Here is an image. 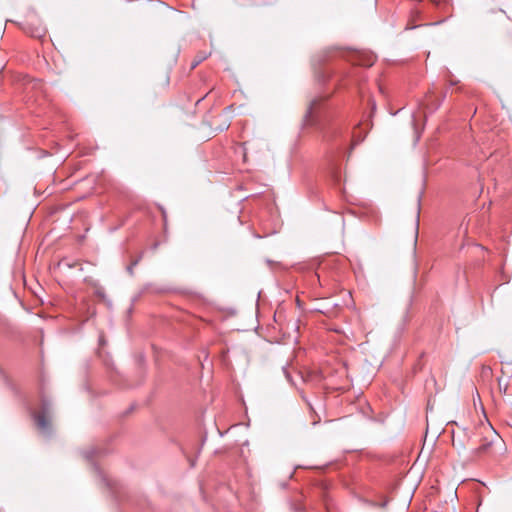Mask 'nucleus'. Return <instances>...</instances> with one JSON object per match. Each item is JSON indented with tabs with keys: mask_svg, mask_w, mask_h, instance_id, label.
Returning <instances> with one entry per match:
<instances>
[{
	"mask_svg": "<svg viewBox=\"0 0 512 512\" xmlns=\"http://www.w3.org/2000/svg\"><path fill=\"white\" fill-rule=\"evenodd\" d=\"M47 414L48 407L44 404L43 411L34 415L36 425L43 433H48L50 431V421Z\"/></svg>",
	"mask_w": 512,
	"mask_h": 512,
	"instance_id": "obj_1",
	"label": "nucleus"
},
{
	"mask_svg": "<svg viewBox=\"0 0 512 512\" xmlns=\"http://www.w3.org/2000/svg\"><path fill=\"white\" fill-rule=\"evenodd\" d=\"M25 32L34 38H42L46 34V29L42 26L32 27L30 24L25 28Z\"/></svg>",
	"mask_w": 512,
	"mask_h": 512,
	"instance_id": "obj_2",
	"label": "nucleus"
},
{
	"mask_svg": "<svg viewBox=\"0 0 512 512\" xmlns=\"http://www.w3.org/2000/svg\"><path fill=\"white\" fill-rule=\"evenodd\" d=\"M317 100H313L311 101V103L309 104V107L307 108V111L304 115V118H303V126H310L312 125V114H313V109L314 107L317 105Z\"/></svg>",
	"mask_w": 512,
	"mask_h": 512,
	"instance_id": "obj_3",
	"label": "nucleus"
},
{
	"mask_svg": "<svg viewBox=\"0 0 512 512\" xmlns=\"http://www.w3.org/2000/svg\"><path fill=\"white\" fill-rule=\"evenodd\" d=\"M466 438H467V441H465L464 439H462L460 436H455L453 435V438H452V445L454 448H456L458 451L460 450H464L467 445H468V441L470 440V437L468 435H465Z\"/></svg>",
	"mask_w": 512,
	"mask_h": 512,
	"instance_id": "obj_4",
	"label": "nucleus"
},
{
	"mask_svg": "<svg viewBox=\"0 0 512 512\" xmlns=\"http://www.w3.org/2000/svg\"><path fill=\"white\" fill-rule=\"evenodd\" d=\"M291 509H293L296 512H302L304 511V506L301 503H292Z\"/></svg>",
	"mask_w": 512,
	"mask_h": 512,
	"instance_id": "obj_5",
	"label": "nucleus"
},
{
	"mask_svg": "<svg viewBox=\"0 0 512 512\" xmlns=\"http://www.w3.org/2000/svg\"><path fill=\"white\" fill-rule=\"evenodd\" d=\"M492 444V441L487 443V444H483L482 446H480L479 448L475 449V452L476 453H480V452H484L487 450V448Z\"/></svg>",
	"mask_w": 512,
	"mask_h": 512,
	"instance_id": "obj_6",
	"label": "nucleus"
},
{
	"mask_svg": "<svg viewBox=\"0 0 512 512\" xmlns=\"http://www.w3.org/2000/svg\"><path fill=\"white\" fill-rule=\"evenodd\" d=\"M95 293L98 297H100L102 299H104L106 297L105 292H104L103 288H101V287L97 288Z\"/></svg>",
	"mask_w": 512,
	"mask_h": 512,
	"instance_id": "obj_7",
	"label": "nucleus"
},
{
	"mask_svg": "<svg viewBox=\"0 0 512 512\" xmlns=\"http://www.w3.org/2000/svg\"><path fill=\"white\" fill-rule=\"evenodd\" d=\"M204 59L203 58H200L198 61H196L195 63L192 64V68H195L202 60Z\"/></svg>",
	"mask_w": 512,
	"mask_h": 512,
	"instance_id": "obj_8",
	"label": "nucleus"
},
{
	"mask_svg": "<svg viewBox=\"0 0 512 512\" xmlns=\"http://www.w3.org/2000/svg\"><path fill=\"white\" fill-rule=\"evenodd\" d=\"M137 263H138V261H135V262L132 264V266L128 267V270H129V272H130V273H132V271H133V266H134V265H136Z\"/></svg>",
	"mask_w": 512,
	"mask_h": 512,
	"instance_id": "obj_9",
	"label": "nucleus"
},
{
	"mask_svg": "<svg viewBox=\"0 0 512 512\" xmlns=\"http://www.w3.org/2000/svg\"><path fill=\"white\" fill-rule=\"evenodd\" d=\"M491 433H493L495 437H497V436H498V435H497V433H496V431H494V430H491Z\"/></svg>",
	"mask_w": 512,
	"mask_h": 512,
	"instance_id": "obj_10",
	"label": "nucleus"
},
{
	"mask_svg": "<svg viewBox=\"0 0 512 512\" xmlns=\"http://www.w3.org/2000/svg\"><path fill=\"white\" fill-rule=\"evenodd\" d=\"M227 127H228V125H226V126H225V127H223V128H220V131H223V129H225V128H227Z\"/></svg>",
	"mask_w": 512,
	"mask_h": 512,
	"instance_id": "obj_11",
	"label": "nucleus"
}]
</instances>
